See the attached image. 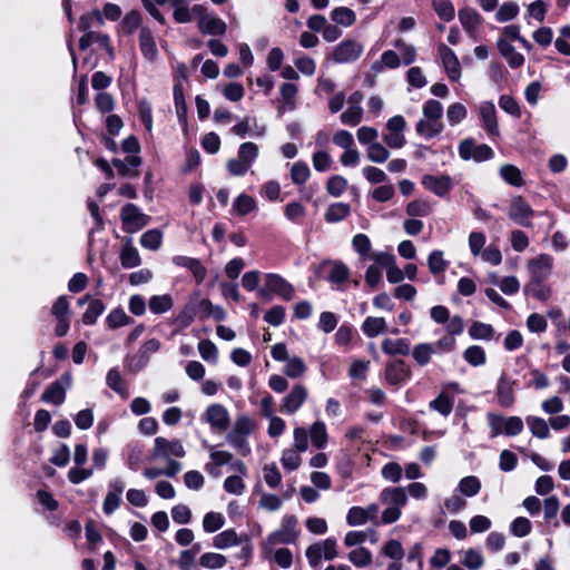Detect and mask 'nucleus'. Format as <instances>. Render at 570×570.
<instances>
[{
	"label": "nucleus",
	"instance_id": "nucleus-1",
	"mask_svg": "<svg viewBox=\"0 0 570 570\" xmlns=\"http://www.w3.org/2000/svg\"><path fill=\"white\" fill-rule=\"evenodd\" d=\"M422 114L423 118L417 121L415 127L417 135L430 139L443 131V106L440 101L434 99L428 100L423 105Z\"/></svg>",
	"mask_w": 570,
	"mask_h": 570
},
{
	"label": "nucleus",
	"instance_id": "nucleus-2",
	"mask_svg": "<svg viewBox=\"0 0 570 570\" xmlns=\"http://www.w3.org/2000/svg\"><path fill=\"white\" fill-rule=\"evenodd\" d=\"M296 527V517L292 514L285 515L282 519L279 529L272 532L262 544L265 558L272 556L275 546L294 543L298 537Z\"/></svg>",
	"mask_w": 570,
	"mask_h": 570
},
{
	"label": "nucleus",
	"instance_id": "nucleus-3",
	"mask_svg": "<svg viewBox=\"0 0 570 570\" xmlns=\"http://www.w3.org/2000/svg\"><path fill=\"white\" fill-rule=\"evenodd\" d=\"M380 501L387 505L382 513V522L393 523L401 518V510L407 502L406 490L402 487L385 488L380 493Z\"/></svg>",
	"mask_w": 570,
	"mask_h": 570
},
{
	"label": "nucleus",
	"instance_id": "nucleus-4",
	"mask_svg": "<svg viewBox=\"0 0 570 570\" xmlns=\"http://www.w3.org/2000/svg\"><path fill=\"white\" fill-rule=\"evenodd\" d=\"M273 295H277L284 301H292L295 296V288L279 274L267 273L264 275V286L257 291V296L271 301Z\"/></svg>",
	"mask_w": 570,
	"mask_h": 570
},
{
	"label": "nucleus",
	"instance_id": "nucleus-5",
	"mask_svg": "<svg viewBox=\"0 0 570 570\" xmlns=\"http://www.w3.org/2000/svg\"><path fill=\"white\" fill-rule=\"evenodd\" d=\"M255 429L253 420L247 415H239L236 417L232 430L226 435V441L242 455H247L250 448L247 438Z\"/></svg>",
	"mask_w": 570,
	"mask_h": 570
},
{
	"label": "nucleus",
	"instance_id": "nucleus-6",
	"mask_svg": "<svg viewBox=\"0 0 570 570\" xmlns=\"http://www.w3.org/2000/svg\"><path fill=\"white\" fill-rule=\"evenodd\" d=\"M364 52L362 42L345 38L338 42L332 52V59L336 63H352L356 61Z\"/></svg>",
	"mask_w": 570,
	"mask_h": 570
},
{
	"label": "nucleus",
	"instance_id": "nucleus-7",
	"mask_svg": "<svg viewBox=\"0 0 570 570\" xmlns=\"http://www.w3.org/2000/svg\"><path fill=\"white\" fill-rule=\"evenodd\" d=\"M191 11L198 18V29L202 33L222 36L226 32V22L217 17L207 14L204 6L195 4Z\"/></svg>",
	"mask_w": 570,
	"mask_h": 570
},
{
	"label": "nucleus",
	"instance_id": "nucleus-8",
	"mask_svg": "<svg viewBox=\"0 0 570 570\" xmlns=\"http://www.w3.org/2000/svg\"><path fill=\"white\" fill-rule=\"evenodd\" d=\"M186 454L183 443L179 440H169L158 436L154 441L153 458L164 459L166 461L173 458L181 459Z\"/></svg>",
	"mask_w": 570,
	"mask_h": 570
},
{
	"label": "nucleus",
	"instance_id": "nucleus-9",
	"mask_svg": "<svg viewBox=\"0 0 570 570\" xmlns=\"http://www.w3.org/2000/svg\"><path fill=\"white\" fill-rule=\"evenodd\" d=\"M306 558L311 567H317L322 558L325 560H333L337 557L336 540L328 538L321 542L311 544L306 549Z\"/></svg>",
	"mask_w": 570,
	"mask_h": 570
},
{
	"label": "nucleus",
	"instance_id": "nucleus-10",
	"mask_svg": "<svg viewBox=\"0 0 570 570\" xmlns=\"http://www.w3.org/2000/svg\"><path fill=\"white\" fill-rule=\"evenodd\" d=\"M493 150L485 144L478 145L474 139L466 138L459 145V155L464 160L484 161L493 157Z\"/></svg>",
	"mask_w": 570,
	"mask_h": 570
},
{
	"label": "nucleus",
	"instance_id": "nucleus-11",
	"mask_svg": "<svg viewBox=\"0 0 570 570\" xmlns=\"http://www.w3.org/2000/svg\"><path fill=\"white\" fill-rule=\"evenodd\" d=\"M120 218L127 233H136L144 228L150 217L144 214L135 204H127L121 208Z\"/></svg>",
	"mask_w": 570,
	"mask_h": 570
},
{
	"label": "nucleus",
	"instance_id": "nucleus-12",
	"mask_svg": "<svg viewBox=\"0 0 570 570\" xmlns=\"http://www.w3.org/2000/svg\"><path fill=\"white\" fill-rule=\"evenodd\" d=\"M406 128V121L403 116L396 115L386 122L387 134L383 136L384 142L394 149L402 148L406 140L403 131Z\"/></svg>",
	"mask_w": 570,
	"mask_h": 570
},
{
	"label": "nucleus",
	"instance_id": "nucleus-13",
	"mask_svg": "<svg viewBox=\"0 0 570 570\" xmlns=\"http://www.w3.org/2000/svg\"><path fill=\"white\" fill-rule=\"evenodd\" d=\"M553 258L548 254H540L528 262V269L533 283L544 282L551 274Z\"/></svg>",
	"mask_w": 570,
	"mask_h": 570
},
{
	"label": "nucleus",
	"instance_id": "nucleus-14",
	"mask_svg": "<svg viewBox=\"0 0 570 570\" xmlns=\"http://www.w3.org/2000/svg\"><path fill=\"white\" fill-rule=\"evenodd\" d=\"M479 118L483 129L487 131L489 137H499L500 128L497 118L495 106L491 101H483L479 107Z\"/></svg>",
	"mask_w": 570,
	"mask_h": 570
},
{
	"label": "nucleus",
	"instance_id": "nucleus-15",
	"mask_svg": "<svg viewBox=\"0 0 570 570\" xmlns=\"http://www.w3.org/2000/svg\"><path fill=\"white\" fill-rule=\"evenodd\" d=\"M307 389L302 384H296L291 392L283 399L281 412L285 414L296 413L307 400Z\"/></svg>",
	"mask_w": 570,
	"mask_h": 570
},
{
	"label": "nucleus",
	"instance_id": "nucleus-16",
	"mask_svg": "<svg viewBox=\"0 0 570 570\" xmlns=\"http://www.w3.org/2000/svg\"><path fill=\"white\" fill-rule=\"evenodd\" d=\"M421 184L439 197H445L453 188V179L449 175H424Z\"/></svg>",
	"mask_w": 570,
	"mask_h": 570
},
{
	"label": "nucleus",
	"instance_id": "nucleus-17",
	"mask_svg": "<svg viewBox=\"0 0 570 570\" xmlns=\"http://www.w3.org/2000/svg\"><path fill=\"white\" fill-rule=\"evenodd\" d=\"M204 419L213 430L219 432L227 429L230 420L227 409L222 404L209 405L204 413Z\"/></svg>",
	"mask_w": 570,
	"mask_h": 570
},
{
	"label": "nucleus",
	"instance_id": "nucleus-18",
	"mask_svg": "<svg viewBox=\"0 0 570 570\" xmlns=\"http://www.w3.org/2000/svg\"><path fill=\"white\" fill-rule=\"evenodd\" d=\"M444 70L451 81H458L461 78V66L454 51L444 43L438 48Z\"/></svg>",
	"mask_w": 570,
	"mask_h": 570
},
{
	"label": "nucleus",
	"instance_id": "nucleus-19",
	"mask_svg": "<svg viewBox=\"0 0 570 570\" xmlns=\"http://www.w3.org/2000/svg\"><path fill=\"white\" fill-rule=\"evenodd\" d=\"M509 217L521 226L530 227L533 210L524 199L517 197L511 202Z\"/></svg>",
	"mask_w": 570,
	"mask_h": 570
},
{
	"label": "nucleus",
	"instance_id": "nucleus-20",
	"mask_svg": "<svg viewBox=\"0 0 570 570\" xmlns=\"http://www.w3.org/2000/svg\"><path fill=\"white\" fill-rule=\"evenodd\" d=\"M71 384V376L65 374L60 381L51 383L42 394V401L52 403L56 405L61 404L66 397V387Z\"/></svg>",
	"mask_w": 570,
	"mask_h": 570
},
{
	"label": "nucleus",
	"instance_id": "nucleus-21",
	"mask_svg": "<svg viewBox=\"0 0 570 570\" xmlns=\"http://www.w3.org/2000/svg\"><path fill=\"white\" fill-rule=\"evenodd\" d=\"M411 376V368L402 360H395L387 363L385 368V380L391 385L405 383Z\"/></svg>",
	"mask_w": 570,
	"mask_h": 570
},
{
	"label": "nucleus",
	"instance_id": "nucleus-22",
	"mask_svg": "<svg viewBox=\"0 0 570 570\" xmlns=\"http://www.w3.org/2000/svg\"><path fill=\"white\" fill-rule=\"evenodd\" d=\"M517 382L502 375L498 381L497 396L502 407H511L514 403Z\"/></svg>",
	"mask_w": 570,
	"mask_h": 570
},
{
	"label": "nucleus",
	"instance_id": "nucleus-23",
	"mask_svg": "<svg viewBox=\"0 0 570 570\" xmlns=\"http://www.w3.org/2000/svg\"><path fill=\"white\" fill-rule=\"evenodd\" d=\"M92 43H99V46L106 50L108 56L110 58H114L115 51L110 43V38L108 35L88 31L79 39V47L81 50H86Z\"/></svg>",
	"mask_w": 570,
	"mask_h": 570
},
{
	"label": "nucleus",
	"instance_id": "nucleus-24",
	"mask_svg": "<svg viewBox=\"0 0 570 570\" xmlns=\"http://www.w3.org/2000/svg\"><path fill=\"white\" fill-rule=\"evenodd\" d=\"M497 47L510 68L517 69L523 65L524 57L515 50L511 42L505 39H498Z\"/></svg>",
	"mask_w": 570,
	"mask_h": 570
},
{
	"label": "nucleus",
	"instance_id": "nucleus-25",
	"mask_svg": "<svg viewBox=\"0 0 570 570\" xmlns=\"http://www.w3.org/2000/svg\"><path fill=\"white\" fill-rule=\"evenodd\" d=\"M173 263L177 266L185 267L190 271L198 284L202 283L206 277V268L197 258L177 255L173 257Z\"/></svg>",
	"mask_w": 570,
	"mask_h": 570
},
{
	"label": "nucleus",
	"instance_id": "nucleus-26",
	"mask_svg": "<svg viewBox=\"0 0 570 570\" xmlns=\"http://www.w3.org/2000/svg\"><path fill=\"white\" fill-rule=\"evenodd\" d=\"M120 264L124 268H134L140 265L141 258L138 249L132 245L131 238H126L119 254Z\"/></svg>",
	"mask_w": 570,
	"mask_h": 570
},
{
	"label": "nucleus",
	"instance_id": "nucleus-27",
	"mask_svg": "<svg viewBox=\"0 0 570 570\" xmlns=\"http://www.w3.org/2000/svg\"><path fill=\"white\" fill-rule=\"evenodd\" d=\"M139 48L146 59H148L149 61L156 60L158 56V50L154 36L148 28H142L140 31Z\"/></svg>",
	"mask_w": 570,
	"mask_h": 570
},
{
	"label": "nucleus",
	"instance_id": "nucleus-28",
	"mask_svg": "<svg viewBox=\"0 0 570 570\" xmlns=\"http://www.w3.org/2000/svg\"><path fill=\"white\" fill-rule=\"evenodd\" d=\"M281 92V107L279 112H284L285 110H294L296 108V96L298 92V88L296 85L291 82H285L279 88Z\"/></svg>",
	"mask_w": 570,
	"mask_h": 570
},
{
	"label": "nucleus",
	"instance_id": "nucleus-29",
	"mask_svg": "<svg viewBox=\"0 0 570 570\" xmlns=\"http://www.w3.org/2000/svg\"><path fill=\"white\" fill-rule=\"evenodd\" d=\"M308 434L313 446L318 450L326 448L328 442V433L325 423L321 421L314 422L308 429Z\"/></svg>",
	"mask_w": 570,
	"mask_h": 570
},
{
	"label": "nucleus",
	"instance_id": "nucleus-30",
	"mask_svg": "<svg viewBox=\"0 0 570 570\" xmlns=\"http://www.w3.org/2000/svg\"><path fill=\"white\" fill-rule=\"evenodd\" d=\"M362 331L373 338L387 332V323L383 317L367 316L362 324Z\"/></svg>",
	"mask_w": 570,
	"mask_h": 570
},
{
	"label": "nucleus",
	"instance_id": "nucleus-31",
	"mask_svg": "<svg viewBox=\"0 0 570 570\" xmlns=\"http://www.w3.org/2000/svg\"><path fill=\"white\" fill-rule=\"evenodd\" d=\"M381 347L387 355H407L410 353V342L406 338H384Z\"/></svg>",
	"mask_w": 570,
	"mask_h": 570
},
{
	"label": "nucleus",
	"instance_id": "nucleus-32",
	"mask_svg": "<svg viewBox=\"0 0 570 570\" xmlns=\"http://www.w3.org/2000/svg\"><path fill=\"white\" fill-rule=\"evenodd\" d=\"M331 20L337 26L348 28L356 22V14L348 7H337L331 11Z\"/></svg>",
	"mask_w": 570,
	"mask_h": 570
},
{
	"label": "nucleus",
	"instance_id": "nucleus-33",
	"mask_svg": "<svg viewBox=\"0 0 570 570\" xmlns=\"http://www.w3.org/2000/svg\"><path fill=\"white\" fill-rule=\"evenodd\" d=\"M140 158L135 155L127 156L124 160H112V165L118 169V173L121 176H137L138 171L136 168L140 165Z\"/></svg>",
	"mask_w": 570,
	"mask_h": 570
},
{
	"label": "nucleus",
	"instance_id": "nucleus-34",
	"mask_svg": "<svg viewBox=\"0 0 570 570\" xmlns=\"http://www.w3.org/2000/svg\"><path fill=\"white\" fill-rule=\"evenodd\" d=\"M240 543V539L238 538L236 531L234 529H227L213 538V546L216 549H227L230 547H236Z\"/></svg>",
	"mask_w": 570,
	"mask_h": 570
},
{
	"label": "nucleus",
	"instance_id": "nucleus-35",
	"mask_svg": "<svg viewBox=\"0 0 570 570\" xmlns=\"http://www.w3.org/2000/svg\"><path fill=\"white\" fill-rule=\"evenodd\" d=\"M351 213V206L346 203H334L328 206L324 214L327 223H338L346 218Z\"/></svg>",
	"mask_w": 570,
	"mask_h": 570
},
{
	"label": "nucleus",
	"instance_id": "nucleus-36",
	"mask_svg": "<svg viewBox=\"0 0 570 570\" xmlns=\"http://www.w3.org/2000/svg\"><path fill=\"white\" fill-rule=\"evenodd\" d=\"M459 20L463 28L469 32H474L481 23V16L471 8H464L459 11Z\"/></svg>",
	"mask_w": 570,
	"mask_h": 570
},
{
	"label": "nucleus",
	"instance_id": "nucleus-37",
	"mask_svg": "<svg viewBox=\"0 0 570 570\" xmlns=\"http://www.w3.org/2000/svg\"><path fill=\"white\" fill-rule=\"evenodd\" d=\"M400 62V57L395 51L386 50L382 53L381 59L372 65V70L376 73H380L384 70V68H397Z\"/></svg>",
	"mask_w": 570,
	"mask_h": 570
},
{
	"label": "nucleus",
	"instance_id": "nucleus-38",
	"mask_svg": "<svg viewBox=\"0 0 570 570\" xmlns=\"http://www.w3.org/2000/svg\"><path fill=\"white\" fill-rule=\"evenodd\" d=\"M435 353L434 346L431 343H420L412 348V357L420 365L424 366L430 361L432 355Z\"/></svg>",
	"mask_w": 570,
	"mask_h": 570
},
{
	"label": "nucleus",
	"instance_id": "nucleus-39",
	"mask_svg": "<svg viewBox=\"0 0 570 570\" xmlns=\"http://www.w3.org/2000/svg\"><path fill=\"white\" fill-rule=\"evenodd\" d=\"M528 428L533 436L538 439H548L550 435L549 425L544 419L539 416H528L525 419Z\"/></svg>",
	"mask_w": 570,
	"mask_h": 570
},
{
	"label": "nucleus",
	"instance_id": "nucleus-40",
	"mask_svg": "<svg viewBox=\"0 0 570 570\" xmlns=\"http://www.w3.org/2000/svg\"><path fill=\"white\" fill-rule=\"evenodd\" d=\"M291 179L294 185L301 186L305 184L311 177V169L306 163L298 160L291 167Z\"/></svg>",
	"mask_w": 570,
	"mask_h": 570
},
{
	"label": "nucleus",
	"instance_id": "nucleus-41",
	"mask_svg": "<svg viewBox=\"0 0 570 570\" xmlns=\"http://www.w3.org/2000/svg\"><path fill=\"white\" fill-rule=\"evenodd\" d=\"M462 564L469 570H479L484 564V557L479 550L470 548L463 552Z\"/></svg>",
	"mask_w": 570,
	"mask_h": 570
},
{
	"label": "nucleus",
	"instance_id": "nucleus-42",
	"mask_svg": "<svg viewBox=\"0 0 570 570\" xmlns=\"http://www.w3.org/2000/svg\"><path fill=\"white\" fill-rule=\"evenodd\" d=\"M233 208L238 215L245 216L257 208V203L252 196L247 194H240L235 199Z\"/></svg>",
	"mask_w": 570,
	"mask_h": 570
},
{
	"label": "nucleus",
	"instance_id": "nucleus-43",
	"mask_svg": "<svg viewBox=\"0 0 570 570\" xmlns=\"http://www.w3.org/2000/svg\"><path fill=\"white\" fill-rule=\"evenodd\" d=\"M173 307V298L168 294L154 295L149 299V309L154 314H163Z\"/></svg>",
	"mask_w": 570,
	"mask_h": 570
},
{
	"label": "nucleus",
	"instance_id": "nucleus-44",
	"mask_svg": "<svg viewBox=\"0 0 570 570\" xmlns=\"http://www.w3.org/2000/svg\"><path fill=\"white\" fill-rule=\"evenodd\" d=\"M299 451L295 448L285 449L281 455V463L284 469L287 471H294L299 468L302 463V458L299 455Z\"/></svg>",
	"mask_w": 570,
	"mask_h": 570
},
{
	"label": "nucleus",
	"instance_id": "nucleus-45",
	"mask_svg": "<svg viewBox=\"0 0 570 570\" xmlns=\"http://www.w3.org/2000/svg\"><path fill=\"white\" fill-rule=\"evenodd\" d=\"M105 23L104 17L99 10H92L91 12L83 14L79 20V29L85 33L90 31L94 27H100Z\"/></svg>",
	"mask_w": 570,
	"mask_h": 570
},
{
	"label": "nucleus",
	"instance_id": "nucleus-46",
	"mask_svg": "<svg viewBox=\"0 0 570 570\" xmlns=\"http://www.w3.org/2000/svg\"><path fill=\"white\" fill-rule=\"evenodd\" d=\"M347 179L341 175H333L326 183V191L333 197L342 196L347 189Z\"/></svg>",
	"mask_w": 570,
	"mask_h": 570
},
{
	"label": "nucleus",
	"instance_id": "nucleus-47",
	"mask_svg": "<svg viewBox=\"0 0 570 570\" xmlns=\"http://www.w3.org/2000/svg\"><path fill=\"white\" fill-rule=\"evenodd\" d=\"M106 323L109 328L115 330L131 324L132 318L122 308H115L108 314Z\"/></svg>",
	"mask_w": 570,
	"mask_h": 570
},
{
	"label": "nucleus",
	"instance_id": "nucleus-48",
	"mask_svg": "<svg viewBox=\"0 0 570 570\" xmlns=\"http://www.w3.org/2000/svg\"><path fill=\"white\" fill-rule=\"evenodd\" d=\"M428 266L433 275H439L445 272L449 262L444 259L442 250H433L428 257Z\"/></svg>",
	"mask_w": 570,
	"mask_h": 570
},
{
	"label": "nucleus",
	"instance_id": "nucleus-49",
	"mask_svg": "<svg viewBox=\"0 0 570 570\" xmlns=\"http://www.w3.org/2000/svg\"><path fill=\"white\" fill-rule=\"evenodd\" d=\"M105 305L100 299H90L88 308L82 315V322L86 325H92L97 318L104 313Z\"/></svg>",
	"mask_w": 570,
	"mask_h": 570
},
{
	"label": "nucleus",
	"instance_id": "nucleus-50",
	"mask_svg": "<svg viewBox=\"0 0 570 570\" xmlns=\"http://www.w3.org/2000/svg\"><path fill=\"white\" fill-rule=\"evenodd\" d=\"M306 372V365L304 361L298 356L289 357L286 361L284 373L291 379H298Z\"/></svg>",
	"mask_w": 570,
	"mask_h": 570
},
{
	"label": "nucleus",
	"instance_id": "nucleus-51",
	"mask_svg": "<svg viewBox=\"0 0 570 570\" xmlns=\"http://www.w3.org/2000/svg\"><path fill=\"white\" fill-rule=\"evenodd\" d=\"M163 242V233L159 229H149L140 237V244L149 250H157Z\"/></svg>",
	"mask_w": 570,
	"mask_h": 570
},
{
	"label": "nucleus",
	"instance_id": "nucleus-52",
	"mask_svg": "<svg viewBox=\"0 0 570 570\" xmlns=\"http://www.w3.org/2000/svg\"><path fill=\"white\" fill-rule=\"evenodd\" d=\"M312 164L316 171L324 173L331 169L333 159L325 149H318L312 156Z\"/></svg>",
	"mask_w": 570,
	"mask_h": 570
},
{
	"label": "nucleus",
	"instance_id": "nucleus-53",
	"mask_svg": "<svg viewBox=\"0 0 570 570\" xmlns=\"http://www.w3.org/2000/svg\"><path fill=\"white\" fill-rule=\"evenodd\" d=\"M199 563L206 569H220L227 563V558L220 553L206 552L199 558Z\"/></svg>",
	"mask_w": 570,
	"mask_h": 570
},
{
	"label": "nucleus",
	"instance_id": "nucleus-54",
	"mask_svg": "<svg viewBox=\"0 0 570 570\" xmlns=\"http://www.w3.org/2000/svg\"><path fill=\"white\" fill-rule=\"evenodd\" d=\"M430 407L443 416H449L453 410V400L446 393H441L430 402Z\"/></svg>",
	"mask_w": 570,
	"mask_h": 570
},
{
	"label": "nucleus",
	"instance_id": "nucleus-55",
	"mask_svg": "<svg viewBox=\"0 0 570 570\" xmlns=\"http://www.w3.org/2000/svg\"><path fill=\"white\" fill-rule=\"evenodd\" d=\"M225 523V518L219 512H208L203 519V529L207 533H213L219 530Z\"/></svg>",
	"mask_w": 570,
	"mask_h": 570
},
{
	"label": "nucleus",
	"instance_id": "nucleus-56",
	"mask_svg": "<svg viewBox=\"0 0 570 570\" xmlns=\"http://www.w3.org/2000/svg\"><path fill=\"white\" fill-rule=\"evenodd\" d=\"M432 212V206L423 199H415L407 204L406 214L411 217H425Z\"/></svg>",
	"mask_w": 570,
	"mask_h": 570
},
{
	"label": "nucleus",
	"instance_id": "nucleus-57",
	"mask_svg": "<svg viewBox=\"0 0 570 570\" xmlns=\"http://www.w3.org/2000/svg\"><path fill=\"white\" fill-rule=\"evenodd\" d=\"M348 277H350V271L345 264H343L341 262L333 263L330 275H328V281L332 284L342 285L343 283H345L348 279Z\"/></svg>",
	"mask_w": 570,
	"mask_h": 570
},
{
	"label": "nucleus",
	"instance_id": "nucleus-58",
	"mask_svg": "<svg viewBox=\"0 0 570 570\" xmlns=\"http://www.w3.org/2000/svg\"><path fill=\"white\" fill-rule=\"evenodd\" d=\"M198 352L202 358L208 363L216 364L218 361V350L209 340H203L198 343Z\"/></svg>",
	"mask_w": 570,
	"mask_h": 570
},
{
	"label": "nucleus",
	"instance_id": "nucleus-59",
	"mask_svg": "<svg viewBox=\"0 0 570 570\" xmlns=\"http://www.w3.org/2000/svg\"><path fill=\"white\" fill-rule=\"evenodd\" d=\"M432 7L442 20L451 21L454 19L455 11L450 0H433Z\"/></svg>",
	"mask_w": 570,
	"mask_h": 570
},
{
	"label": "nucleus",
	"instance_id": "nucleus-60",
	"mask_svg": "<svg viewBox=\"0 0 570 570\" xmlns=\"http://www.w3.org/2000/svg\"><path fill=\"white\" fill-rule=\"evenodd\" d=\"M367 158L377 164L386 161L390 157V151L380 142L375 141L367 146Z\"/></svg>",
	"mask_w": 570,
	"mask_h": 570
},
{
	"label": "nucleus",
	"instance_id": "nucleus-61",
	"mask_svg": "<svg viewBox=\"0 0 570 570\" xmlns=\"http://www.w3.org/2000/svg\"><path fill=\"white\" fill-rule=\"evenodd\" d=\"M459 490L466 497H474L481 490V482L476 476H465L459 482Z\"/></svg>",
	"mask_w": 570,
	"mask_h": 570
},
{
	"label": "nucleus",
	"instance_id": "nucleus-62",
	"mask_svg": "<svg viewBox=\"0 0 570 570\" xmlns=\"http://www.w3.org/2000/svg\"><path fill=\"white\" fill-rule=\"evenodd\" d=\"M381 551L393 561H401L404 557V549L401 542L395 539L386 541Z\"/></svg>",
	"mask_w": 570,
	"mask_h": 570
},
{
	"label": "nucleus",
	"instance_id": "nucleus-63",
	"mask_svg": "<svg viewBox=\"0 0 570 570\" xmlns=\"http://www.w3.org/2000/svg\"><path fill=\"white\" fill-rule=\"evenodd\" d=\"M469 334L474 340H491L494 330L490 324L474 322L469 328Z\"/></svg>",
	"mask_w": 570,
	"mask_h": 570
},
{
	"label": "nucleus",
	"instance_id": "nucleus-64",
	"mask_svg": "<svg viewBox=\"0 0 570 570\" xmlns=\"http://www.w3.org/2000/svg\"><path fill=\"white\" fill-rule=\"evenodd\" d=\"M259 155V148L252 141L243 142L239 148L237 156L250 166L255 163Z\"/></svg>",
	"mask_w": 570,
	"mask_h": 570
}]
</instances>
